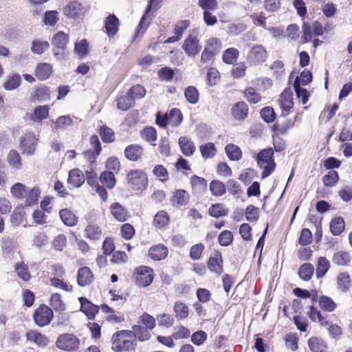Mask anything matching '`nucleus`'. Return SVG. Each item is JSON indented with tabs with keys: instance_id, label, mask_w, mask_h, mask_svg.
<instances>
[{
	"instance_id": "38",
	"label": "nucleus",
	"mask_w": 352,
	"mask_h": 352,
	"mask_svg": "<svg viewBox=\"0 0 352 352\" xmlns=\"http://www.w3.org/2000/svg\"><path fill=\"white\" fill-rule=\"evenodd\" d=\"M210 190L212 195L220 197L226 193V187L222 182L214 179L210 182Z\"/></svg>"
},
{
	"instance_id": "6",
	"label": "nucleus",
	"mask_w": 352,
	"mask_h": 352,
	"mask_svg": "<svg viewBox=\"0 0 352 352\" xmlns=\"http://www.w3.org/2000/svg\"><path fill=\"white\" fill-rule=\"evenodd\" d=\"M268 58V52L261 45H255L249 50L246 60L250 65H259L264 63Z\"/></svg>"
},
{
	"instance_id": "25",
	"label": "nucleus",
	"mask_w": 352,
	"mask_h": 352,
	"mask_svg": "<svg viewBox=\"0 0 352 352\" xmlns=\"http://www.w3.org/2000/svg\"><path fill=\"white\" fill-rule=\"evenodd\" d=\"M225 152L228 157L232 161H239L242 157L241 148L234 144H227L225 147Z\"/></svg>"
},
{
	"instance_id": "56",
	"label": "nucleus",
	"mask_w": 352,
	"mask_h": 352,
	"mask_svg": "<svg viewBox=\"0 0 352 352\" xmlns=\"http://www.w3.org/2000/svg\"><path fill=\"white\" fill-rule=\"evenodd\" d=\"M338 179V173L335 170H331L323 177L322 181L325 186L331 187L336 185Z\"/></svg>"
},
{
	"instance_id": "31",
	"label": "nucleus",
	"mask_w": 352,
	"mask_h": 352,
	"mask_svg": "<svg viewBox=\"0 0 352 352\" xmlns=\"http://www.w3.org/2000/svg\"><path fill=\"white\" fill-rule=\"evenodd\" d=\"M330 267L329 261L323 256H320L318 259L317 266H316V276L320 278L323 277L326 273L328 272Z\"/></svg>"
},
{
	"instance_id": "9",
	"label": "nucleus",
	"mask_w": 352,
	"mask_h": 352,
	"mask_svg": "<svg viewBox=\"0 0 352 352\" xmlns=\"http://www.w3.org/2000/svg\"><path fill=\"white\" fill-rule=\"evenodd\" d=\"M79 301L80 302V310L89 320L94 319L96 314L99 311V307L84 297L79 298Z\"/></svg>"
},
{
	"instance_id": "63",
	"label": "nucleus",
	"mask_w": 352,
	"mask_h": 352,
	"mask_svg": "<svg viewBox=\"0 0 352 352\" xmlns=\"http://www.w3.org/2000/svg\"><path fill=\"white\" fill-rule=\"evenodd\" d=\"M252 84L259 90H265L272 85V81L268 78H259L252 80Z\"/></svg>"
},
{
	"instance_id": "20",
	"label": "nucleus",
	"mask_w": 352,
	"mask_h": 352,
	"mask_svg": "<svg viewBox=\"0 0 352 352\" xmlns=\"http://www.w3.org/2000/svg\"><path fill=\"white\" fill-rule=\"evenodd\" d=\"M59 216L64 223L67 226H74L78 222V217L76 215L67 208H64L60 210Z\"/></svg>"
},
{
	"instance_id": "5",
	"label": "nucleus",
	"mask_w": 352,
	"mask_h": 352,
	"mask_svg": "<svg viewBox=\"0 0 352 352\" xmlns=\"http://www.w3.org/2000/svg\"><path fill=\"white\" fill-rule=\"evenodd\" d=\"M126 181L135 190H145L148 186L146 174L139 170L129 171L126 175Z\"/></svg>"
},
{
	"instance_id": "52",
	"label": "nucleus",
	"mask_w": 352,
	"mask_h": 352,
	"mask_svg": "<svg viewBox=\"0 0 352 352\" xmlns=\"http://www.w3.org/2000/svg\"><path fill=\"white\" fill-rule=\"evenodd\" d=\"M244 96L249 102L252 104L258 103L261 99L260 94L253 87L246 88L244 91Z\"/></svg>"
},
{
	"instance_id": "14",
	"label": "nucleus",
	"mask_w": 352,
	"mask_h": 352,
	"mask_svg": "<svg viewBox=\"0 0 352 352\" xmlns=\"http://www.w3.org/2000/svg\"><path fill=\"white\" fill-rule=\"evenodd\" d=\"M168 249L161 244L152 246L148 250V256L155 261H161L166 258Z\"/></svg>"
},
{
	"instance_id": "12",
	"label": "nucleus",
	"mask_w": 352,
	"mask_h": 352,
	"mask_svg": "<svg viewBox=\"0 0 352 352\" xmlns=\"http://www.w3.org/2000/svg\"><path fill=\"white\" fill-rule=\"evenodd\" d=\"M102 229L94 223H89L85 229V236L91 241L100 239L102 236Z\"/></svg>"
},
{
	"instance_id": "16",
	"label": "nucleus",
	"mask_w": 352,
	"mask_h": 352,
	"mask_svg": "<svg viewBox=\"0 0 352 352\" xmlns=\"http://www.w3.org/2000/svg\"><path fill=\"white\" fill-rule=\"evenodd\" d=\"M119 19L113 14H109L105 20L106 32L109 36H115L118 30Z\"/></svg>"
},
{
	"instance_id": "44",
	"label": "nucleus",
	"mask_w": 352,
	"mask_h": 352,
	"mask_svg": "<svg viewBox=\"0 0 352 352\" xmlns=\"http://www.w3.org/2000/svg\"><path fill=\"white\" fill-rule=\"evenodd\" d=\"M25 118L34 122H41L44 119V106L36 107L34 113H27Z\"/></svg>"
},
{
	"instance_id": "26",
	"label": "nucleus",
	"mask_w": 352,
	"mask_h": 352,
	"mask_svg": "<svg viewBox=\"0 0 352 352\" xmlns=\"http://www.w3.org/2000/svg\"><path fill=\"white\" fill-rule=\"evenodd\" d=\"M169 221L168 213L164 210H160L154 217L153 225L157 228H164L168 225Z\"/></svg>"
},
{
	"instance_id": "40",
	"label": "nucleus",
	"mask_w": 352,
	"mask_h": 352,
	"mask_svg": "<svg viewBox=\"0 0 352 352\" xmlns=\"http://www.w3.org/2000/svg\"><path fill=\"white\" fill-rule=\"evenodd\" d=\"M273 72V76L276 79H281L285 76V65L283 61L277 60L273 62L270 66Z\"/></svg>"
},
{
	"instance_id": "42",
	"label": "nucleus",
	"mask_w": 352,
	"mask_h": 352,
	"mask_svg": "<svg viewBox=\"0 0 352 352\" xmlns=\"http://www.w3.org/2000/svg\"><path fill=\"white\" fill-rule=\"evenodd\" d=\"M319 305L320 308L326 311H333L337 305L336 303L330 297L322 296L319 299Z\"/></svg>"
},
{
	"instance_id": "22",
	"label": "nucleus",
	"mask_w": 352,
	"mask_h": 352,
	"mask_svg": "<svg viewBox=\"0 0 352 352\" xmlns=\"http://www.w3.org/2000/svg\"><path fill=\"white\" fill-rule=\"evenodd\" d=\"M173 311L175 317L179 320L186 319L189 315V308L188 305L182 301H176L175 302Z\"/></svg>"
},
{
	"instance_id": "3",
	"label": "nucleus",
	"mask_w": 352,
	"mask_h": 352,
	"mask_svg": "<svg viewBox=\"0 0 352 352\" xmlns=\"http://www.w3.org/2000/svg\"><path fill=\"white\" fill-rule=\"evenodd\" d=\"M199 32L193 29L189 32L182 45V49L189 57H195L201 50L202 46L198 37Z\"/></svg>"
},
{
	"instance_id": "32",
	"label": "nucleus",
	"mask_w": 352,
	"mask_h": 352,
	"mask_svg": "<svg viewBox=\"0 0 352 352\" xmlns=\"http://www.w3.org/2000/svg\"><path fill=\"white\" fill-rule=\"evenodd\" d=\"M81 3L77 1L70 2L64 9V14L69 18H75L81 10Z\"/></svg>"
},
{
	"instance_id": "64",
	"label": "nucleus",
	"mask_w": 352,
	"mask_h": 352,
	"mask_svg": "<svg viewBox=\"0 0 352 352\" xmlns=\"http://www.w3.org/2000/svg\"><path fill=\"white\" fill-rule=\"evenodd\" d=\"M219 243L222 246H228L233 241L232 233L229 230H224L219 236Z\"/></svg>"
},
{
	"instance_id": "7",
	"label": "nucleus",
	"mask_w": 352,
	"mask_h": 352,
	"mask_svg": "<svg viewBox=\"0 0 352 352\" xmlns=\"http://www.w3.org/2000/svg\"><path fill=\"white\" fill-rule=\"evenodd\" d=\"M136 285L140 287H147L153 280V270L147 266H140L135 269L134 274Z\"/></svg>"
},
{
	"instance_id": "51",
	"label": "nucleus",
	"mask_w": 352,
	"mask_h": 352,
	"mask_svg": "<svg viewBox=\"0 0 352 352\" xmlns=\"http://www.w3.org/2000/svg\"><path fill=\"white\" fill-rule=\"evenodd\" d=\"M12 195L17 199H23L26 193V186L22 183H16L10 188Z\"/></svg>"
},
{
	"instance_id": "30",
	"label": "nucleus",
	"mask_w": 352,
	"mask_h": 352,
	"mask_svg": "<svg viewBox=\"0 0 352 352\" xmlns=\"http://www.w3.org/2000/svg\"><path fill=\"white\" fill-rule=\"evenodd\" d=\"M208 212L211 217L218 218L226 216L228 213V209L223 204H215L209 208Z\"/></svg>"
},
{
	"instance_id": "13",
	"label": "nucleus",
	"mask_w": 352,
	"mask_h": 352,
	"mask_svg": "<svg viewBox=\"0 0 352 352\" xmlns=\"http://www.w3.org/2000/svg\"><path fill=\"white\" fill-rule=\"evenodd\" d=\"M279 105L285 111H289L293 107V94L289 89H285L280 96Z\"/></svg>"
},
{
	"instance_id": "45",
	"label": "nucleus",
	"mask_w": 352,
	"mask_h": 352,
	"mask_svg": "<svg viewBox=\"0 0 352 352\" xmlns=\"http://www.w3.org/2000/svg\"><path fill=\"white\" fill-rule=\"evenodd\" d=\"M100 182L109 188H113L116 184V178L111 171H104L100 176Z\"/></svg>"
},
{
	"instance_id": "8",
	"label": "nucleus",
	"mask_w": 352,
	"mask_h": 352,
	"mask_svg": "<svg viewBox=\"0 0 352 352\" xmlns=\"http://www.w3.org/2000/svg\"><path fill=\"white\" fill-rule=\"evenodd\" d=\"M37 138L32 133H26L21 142V149L23 153L33 155L36 149Z\"/></svg>"
},
{
	"instance_id": "24",
	"label": "nucleus",
	"mask_w": 352,
	"mask_h": 352,
	"mask_svg": "<svg viewBox=\"0 0 352 352\" xmlns=\"http://www.w3.org/2000/svg\"><path fill=\"white\" fill-rule=\"evenodd\" d=\"M69 42V36L63 32H57L52 38V45L57 49L63 50Z\"/></svg>"
},
{
	"instance_id": "60",
	"label": "nucleus",
	"mask_w": 352,
	"mask_h": 352,
	"mask_svg": "<svg viewBox=\"0 0 352 352\" xmlns=\"http://www.w3.org/2000/svg\"><path fill=\"white\" fill-rule=\"evenodd\" d=\"M157 320L160 326H164L167 328L171 327L175 322L173 317L168 314L157 315Z\"/></svg>"
},
{
	"instance_id": "53",
	"label": "nucleus",
	"mask_w": 352,
	"mask_h": 352,
	"mask_svg": "<svg viewBox=\"0 0 352 352\" xmlns=\"http://www.w3.org/2000/svg\"><path fill=\"white\" fill-rule=\"evenodd\" d=\"M259 208L253 205H249L245 209V218L250 222H254L258 219Z\"/></svg>"
},
{
	"instance_id": "41",
	"label": "nucleus",
	"mask_w": 352,
	"mask_h": 352,
	"mask_svg": "<svg viewBox=\"0 0 352 352\" xmlns=\"http://www.w3.org/2000/svg\"><path fill=\"white\" fill-rule=\"evenodd\" d=\"M308 345L313 352H324L327 346L324 342L320 338L313 337L308 341Z\"/></svg>"
},
{
	"instance_id": "10",
	"label": "nucleus",
	"mask_w": 352,
	"mask_h": 352,
	"mask_svg": "<svg viewBox=\"0 0 352 352\" xmlns=\"http://www.w3.org/2000/svg\"><path fill=\"white\" fill-rule=\"evenodd\" d=\"M94 280V275L91 270L87 267H83L78 270L77 274V283L80 287L90 285Z\"/></svg>"
},
{
	"instance_id": "21",
	"label": "nucleus",
	"mask_w": 352,
	"mask_h": 352,
	"mask_svg": "<svg viewBox=\"0 0 352 352\" xmlns=\"http://www.w3.org/2000/svg\"><path fill=\"white\" fill-rule=\"evenodd\" d=\"M190 199L189 194L184 190H177L171 198L173 205L186 206Z\"/></svg>"
},
{
	"instance_id": "1",
	"label": "nucleus",
	"mask_w": 352,
	"mask_h": 352,
	"mask_svg": "<svg viewBox=\"0 0 352 352\" xmlns=\"http://www.w3.org/2000/svg\"><path fill=\"white\" fill-rule=\"evenodd\" d=\"M132 333L129 330L116 332L111 337V349L115 352H124L133 350L135 347Z\"/></svg>"
},
{
	"instance_id": "47",
	"label": "nucleus",
	"mask_w": 352,
	"mask_h": 352,
	"mask_svg": "<svg viewBox=\"0 0 352 352\" xmlns=\"http://www.w3.org/2000/svg\"><path fill=\"white\" fill-rule=\"evenodd\" d=\"M21 78L19 74H12L8 76L5 83L4 88L6 90H13L17 88L21 83Z\"/></svg>"
},
{
	"instance_id": "29",
	"label": "nucleus",
	"mask_w": 352,
	"mask_h": 352,
	"mask_svg": "<svg viewBox=\"0 0 352 352\" xmlns=\"http://www.w3.org/2000/svg\"><path fill=\"white\" fill-rule=\"evenodd\" d=\"M204 48L217 55L222 49V43L217 38H210L206 41Z\"/></svg>"
},
{
	"instance_id": "58",
	"label": "nucleus",
	"mask_w": 352,
	"mask_h": 352,
	"mask_svg": "<svg viewBox=\"0 0 352 352\" xmlns=\"http://www.w3.org/2000/svg\"><path fill=\"white\" fill-rule=\"evenodd\" d=\"M337 282L339 288L342 292H346L350 287V277L346 273H341L338 275Z\"/></svg>"
},
{
	"instance_id": "54",
	"label": "nucleus",
	"mask_w": 352,
	"mask_h": 352,
	"mask_svg": "<svg viewBox=\"0 0 352 352\" xmlns=\"http://www.w3.org/2000/svg\"><path fill=\"white\" fill-rule=\"evenodd\" d=\"M99 132L104 142L110 143L114 141L115 134L111 129L107 126H102L100 128Z\"/></svg>"
},
{
	"instance_id": "11",
	"label": "nucleus",
	"mask_w": 352,
	"mask_h": 352,
	"mask_svg": "<svg viewBox=\"0 0 352 352\" xmlns=\"http://www.w3.org/2000/svg\"><path fill=\"white\" fill-rule=\"evenodd\" d=\"M85 179L82 172L78 168H74L69 171L67 182L72 188H78L85 182Z\"/></svg>"
},
{
	"instance_id": "62",
	"label": "nucleus",
	"mask_w": 352,
	"mask_h": 352,
	"mask_svg": "<svg viewBox=\"0 0 352 352\" xmlns=\"http://www.w3.org/2000/svg\"><path fill=\"white\" fill-rule=\"evenodd\" d=\"M142 135L143 138L148 142H150L152 145H155L153 144L154 142L157 140V132L155 128L153 127H146L142 131Z\"/></svg>"
},
{
	"instance_id": "55",
	"label": "nucleus",
	"mask_w": 352,
	"mask_h": 352,
	"mask_svg": "<svg viewBox=\"0 0 352 352\" xmlns=\"http://www.w3.org/2000/svg\"><path fill=\"white\" fill-rule=\"evenodd\" d=\"M153 173L161 182L168 179V172L162 165H156L153 170Z\"/></svg>"
},
{
	"instance_id": "39",
	"label": "nucleus",
	"mask_w": 352,
	"mask_h": 352,
	"mask_svg": "<svg viewBox=\"0 0 352 352\" xmlns=\"http://www.w3.org/2000/svg\"><path fill=\"white\" fill-rule=\"evenodd\" d=\"M239 56V52L236 48L230 47L227 49L223 54V60L227 64L234 63Z\"/></svg>"
},
{
	"instance_id": "49",
	"label": "nucleus",
	"mask_w": 352,
	"mask_h": 352,
	"mask_svg": "<svg viewBox=\"0 0 352 352\" xmlns=\"http://www.w3.org/2000/svg\"><path fill=\"white\" fill-rule=\"evenodd\" d=\"M50 305L57 311H62L65 309V305L61 299V296L58 293H54L51 296Z\"/></svg>"
},
{
	"instance_id": "48",
	"label": "nucleus",
	"mask_w": 352,
	"mask_h": 352,
	"mask_svg": "<svg viewBox=\"0 0 352 352\" xmlns=\"http://www.w3.org/2000/svg\"><path fill=\"white\" fill-rule=\"evenodd\" d=\"M184 96L187 101L190 104H195L199 100V92L193 86H189L185 89Z\"/></svg>"
},
{
	"instance_id": "23",
	"label": "nucleus",
	"mask_w": 352,
	"mask_h": 352,
	"mask_svg": "<svg viewBox=\"0 0 352 352\" xmlns=\"http://www.w3.org/2000/svg\"><path fill=\"white\" fill-rule=\"evenodd\" d=\"M125 156L131 161H137L143 153L142 148L138 144L128 146L124 151Z\"/></svg>"
},
{
	"instance_id": "15",
	"label": "nucleus",
	"mask_w": 352,
	"mask_h": 352,
	"mask_svg": "<svg viewBox=\"0 0 352 352\" xmlns=\"http://www.w3.org/2000/svg\"><path fill=\"white\" fill-rule=\"evenodd\" d=\"M113 217L119 221H125L129 217V212L119 203H113L110 207Z\"/></svg>"
},
{
	"instance_id": "18",
	"label": "nucleus",
	"mask_w": 352,
	"mask_h": 352,
	"mask_svg": "<svg viewBox=\"0 0 352 352\" xmlns=\"http://www.w3.org/2000/svg\"><path fill=\"white\" fill-rule=\"evenodd\" d=\"M179 145L182 153L186 156H191L195 151V146L193 142L187 137H180Z\"/></svg>"
},
{
	"instance_id": "33",
	"label": "nucleus",
	"mask_w": 352,
	"mask_h": 352,
	"mask_svg": "<svg viewBox=\"0 0 352 352\" xmlns=\"http://www.w3.org/2000/svg\"><path fill=\"white\" fill-rule=\"evenodd\" d=\"M201 156L204 159L212 158L217 153V148L212 142H208L199 146Z\"/></svg>"
},
{
	"instance_id": "19",
	"label": "nucleus",
	"mask_w": 352,
	"mask_h": 352,
	"mask_svg": "<svg viewBox=\"0 0 352 352\" xmlns=\"http://www.w3.org/2000/svg\"><path fill=\"white\" fill-rule=\"evenodd\" d=\"M232 112L235 119L244 120L248 116V105L245 102H238L233 106Z\"/></svg>"
},
{
	"instance_id": "61",
	"label": "nucleus",
	"mask_w": 352,
	"mask_h": 352,
	"mask_svg": "<svg viewBox=\"0 0 352 352\" xmlns=\"http://www.w3.org/2000/svg\"><path fill=\"white\" fill-rule=\"evenodd\" d=\"M72 120L69 116H63L58 118L54 122V129H63L72 124Z\"/></svg>"
},
{
	"instance_id": "34",
	"label": "nucleus",
	"mask_w": 352,
	"mask_h": 352,
	"mask_svg": "<svg viewBox=\"0 0 352 352\" xmlns=\"http://www.w3.org/2000/svg\"><path fill=\"white\" fill-rule=\"evenodd\" d=\"M314 272V268L313 265L311 263H304L300 266L298 270V275L301 279L305 281L309 280Z\"/></svg>"
},
{
	"instance_id": "57",
	"label": "nucleus",
	"mask_w": 352,
	"mask_h": 352,
	"mask_svg": "<svg viewBox=\"0 0 352 352\" xmlns=\"http://www.w3.org/2000/svg\"><path fill=\"white\" fill-rule=\"evenodd\" d=\"M33 319L36 325L41 327H44V304H41L34 311Z\"/></svg>"
},
{
	"instance_id": "37",
	"label": "nucleus",
	"mask_w": 352,
	"mask_h": 352,
	"mask_svg": "<svg viewBox=\"0 0 352 352\" xmlns=\"http://www.w3.org/2000/svg\"><path fill=\"white\" fill-rule=\"evenodd\" d=\"M344 230V221L342 217L333 219L330 223V230L333 235H339Z\"/></svg>"
},
{
	"instance_id": "27",
	"label": "nucleus",
	"mask_w": 352,
	"mask_h": 352,
	"mask_svg": "<svg viewBox=\"0 0 352 352\" xmlns=\"http://www.w3.org/2000/svg\"><path fill=\"white\" fill-rule=\"evenodd\" d=\"M222 261V256L220 254L210 257L208 263L209 270L217 274H221L223 272Z\"/></svg>"
},
{
	"instance_id": "35",
	"label": "nucleus",
	"mask_w": 352,
	"mask_h": 352,
	"mask_svg": "<svg viewBox=\"0 0 352 352\" xmlns=\"http://www.w3.org/2000/svg\"><path fill=\"white\" fill-rule=\"evenodd\" d=\"M166 115L168 118L169 125L172 126H177L182 122L183 116L179 109H173L169 113Z\"/></svg>"
},
{
	"instance_id": "59",
	"label": "nucleus",
	"mask_w": 352,
	"mask_h": 352,
	"mask_svg": "<svg viewBox=\"0 0 352 352\" xmlns=\"http://www.w3.org/2000/svg\"><path fill=\"white\" fill-rule=\"evenodd\" d=\"M129 95L133 98V100L135 99H140L144 97L146 94L145 89L140 85L133 86L128 91Z\"/></svg>"
},
{
	"instance_id": "46",
	"label": "nucleus",
	"mask_w": 352,
	"mask_h": 352,
	"mask_svg": "<svg viewBox=\"0 0 352 352\" xmlns=\"http://www.w3.org/2000/svg\"><path fill=\"white\" fill-rule=\"evenodd\" d=\"M75 53L80 58H85L89 53V43L86 39H82L75 44Z\"/></svg>"
},
{
	"instance_id": "50",
	"label": "nucleus",
	"mask_w": 352,
	"mask_h": 352,
	"mask_svg": "<svg viewBox=\"0 0 352 352\" xmlns=\"http://www.w3.org/2000/svg\"><path fill=\"white\" fill-rule=\"evenodd\" d=\"M300 82L298 80H295L294 83V87L296 91V94L298 98L301 99V102L303 104H306L308 101L309 93L307 89H303L300 87Z\"/></svg>"
},
{
	"instance_id": "4",
	"label": "nucleus",
	"mask_w": 352,
	"mask_h": 352,
	"mask_svg": "<svg viewBox=\"0 0 352 352\" xmlns=\"http://www.w3.org/2000/svg\"><path fill=\"white\" fill-rule=\"evenodd\" d=\"M56 345L62 351L76 352L80 348V340L72 333H63L57 338Z\"/></svg>"
},
{
	"instance_id": "43",
	"label": "nucleus",
	"mask_w": 352,
	"mask_h": 352,
	"mask_svg": "<svg viewBox=\"0 0 352 352\" xmlns=\"http://www.w3.org/2000/svg\"><path fill=\"white\" fill-rule=\"evenodd\" d=\"M333 261L338 265H347L350 263L351 256L349 253L340 251L334 254Z\"/></svg>"
},
{
	"instance_id": "17",
	"label": "nucleus",
	"mask_w": 352,
	"mask_h": 352,
	"mask_svg": "<svg viewBox=\"0 0 352 352\" xmlns=\"http://www.w3.org/2000/svg\"><path fill=\"white\" fill-rule=\"evenodd\" d=\"M130 331L132 333L131 338L133 340L136 338L142 342L148 340L151 338L150 330L142 325H133L132 331Z\"/></svg>"
},
{
	"instance_id": "28",
	"label": "nucleus",
	"mask_w": 352,
	"mask_h": 352,
	"mask_svg": "<svg viewBox=\"0 0 352 352\" xmlns=\"http://www.w3.org/2000/svg\"><path fill=\"white\" fill-rule=\"evenodd\" d=\"M117 101L118 109L122 111H126L129 109L130 108L133 107L135 104L133 98H132L128 92L126 95L118 98Z\"/></svg>"
},
{
	"instance_id": "2",
	"label": "nucleus",
	"mask_w": 352,
	"mask_h": 352,
	"mask_svg": "<svg viewBox=\"0 0 352 352\" xmlns=\"http://www.w3.org/2000/svg\"><path fill=\"white\" fill-rule=\"evenodd\" d=\"M274 151L272 148L263 149L258 154L256 161L261 168H263L262 177L270 176L274 171L276 164L273 159Z\"/></svg>"
},
{
	"instance_id": "36",
	"label": "nucleus",
	"mask_w": 352,
	"mask_h": 352,
	"mask_svg": "<svg viewBox=\"0 0 352 352\" xmlns=\"http://www.w3.org/2000/svg\"><path fill=\"white\" fill-rule=\"evenodd\" d=\"M30 4V10L34 16H40L42 22H44V13L43 12V6L44 0H28Z\"/></svg>"
}]
</instances>
